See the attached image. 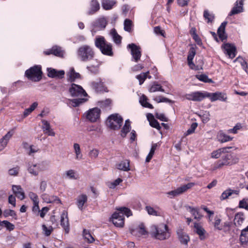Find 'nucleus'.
<instances>
[{
  "label": "nucleus",
  "mask_w": 248,
  "mask_h": 248,
  "mask_svg": "<svg viewBox=\"0 0 248 248\" xmlns=\"http://www.w3.org/2000/svg\"><path fill=\"white\" fill-rule=\"evenodd\" d=\"M38 103L37 102H34L32 104L31 107L29 108H26L23 113V117L24 118L28 116L32 111H33L35 108L37 107Z\"/></svg>",
  "instance_id": "de8ad7c7"
},
{
  "label": "nucleus",
  "mask_w": 248,
  "mask_h": 248,
  "mask_svg": "<svg viewBox=\"0 0 248 248\" xmlns=\"http://www.w3.org/2000/svg\"><path fill=\"white\" fill-rule=\"evenodd\" d=\"M42 198L47 203L56 202L59 203L61 202L58 197L55 196H49L46 194H44L42 195Z\"/></svg>",
  "instance_id": "c85d7f7f"
},
{
  "label": "nucleus",
  "mask_w": 248,
  "mask_h": 248,
  "mask_svg": "<svg viewBox=\"0 0 248 248\" xmlns=\"http://www.w3.org/2000/svg\"><path fill=\"white\" fill-rule=\"evenodd\" d=\"M123 118L119 114L115 113L110 115L106 121L107 126L110 129L118 130L123 124Z\"/></svg>",
  "instance_id": "20e7f679"
},
{
  "label": "nucleus",
  "mask_w": 248,
  "mask_h": 248,
  "mask_svg": "<svg viewBox=\"0 0 248 248\" xmlns=\"http://www.w3.org/2000/svg\"><path fill=\"white\" fill-rule=\"evenodd\" d=\"M95 45L97 47L99 48L103 54L112 56V46L110 44L106 42L104 37L102 36L96 37Z\"/></svg>",
  "instance_id": "7ed1b4c3"
},
{
  "label": "nucleus",
  "mask_w": 248,
  "mask_h": 248,
  "mask_svg": "<svg viewBox=\"0 0 248 248\" xmlns=\"http://www.w3.org/2000/svg\"><path fill=\"white\" fill-rule=\"evenodd\" d=\"M232 155L230 154H226L222 156L221 159L215 162L211 167L210 170L212 171L221 169L225 166H230L233 164L231 161Z\"/></svg>",
  "instance_id": "39448f33"
},
{
  "label": "nucleus",
  "mask_w": 248,
  "mask_h": 248,
  "mask_svg": "<svg viewBox=\"0 0 248 248\" xmlns=\"http://www.w3.org/2000/svg\"><path fill=\"white\" fill-rule=\"evenodd\" d=\"M239 190H232L231 189H228L225 190L221 194L220 199L221 200H224L228 198L230 196L233 194L237 195L239 194Z\"/></svg>",
  "instance_id": "bb28decb"
},
{
  "label": "nucleus",
  "mask_w": 248,
  "mask_h": 248,
  "mask_svg": "<svg viewBox=\"0 0 248 248\" xmlns=\"http://www.w3.org/2000/svg\"><path fill=\"white\" fill-rule=\"evenodd\" d=\"M42 123L43 124L42 129L45 134H47L50 136H54L55 133L53 131V129L51 128L49 123L45 120H42Z\"/></svg>",
  "instance_id": "aec40b11"
},
{
  "label": "nucleus",
  "mask_w": 248,
  "mask_h": 248,
  "mask_svg": "<svg viewBox=\"0 0 248 248\" xmlns=\"http://www.w3.org/2000/svg\"><path fill=\"white\" fill-rule=\"evenodd\" d=\"M47 169V163L42 161L36 164L29 163L28 165V171L31 175L36 176L38 175L40 171H44Z\"/></svg>",
  "instance_id": "0eeeda50"
},
{
  "label": "nucleus",
  "mask_w": 248,
  "mask_h": 248,
  "mask_svg": "<svg viewBox=\"0 0 248 248\" xmlns=\"http://www.w3.org/2000/svg\"><path fill=\"white\" fill-rule=\"evenodd\" d=\"M151 233L156 239L159 240L166 239L170 236L168 226L164 224L158 226L152 225L151 227Z\"/></svg>",
  "instance_id": "f03ea898"
},
{
  "label": "nucleus",
  "mask_w": 248,
  "mask_h": 248,
  "mask_svg": "<svg viewBox=\"0 0 248 248\" xmlns=\"http://www.w3.org/2000/svg\"><path fill=\"white\" fill-rule=\"evenodd\" d=\"M117 168L119 170L125 171L129 170V161L128 160L122 161L117 165Z\"/></svg>",
  "instance_id": "f704fd0d"
},
{
  "label": "nucleus",
  "mask_w": 248,
  "mask_h": 248,
  "mask_svg": "<svg viewBox=\"0 0 248 248\" xmlns=\"http://www.w3.org/2000/svg\"><path fill=\"white\" fill-rule=\"evenodd\" d=\"M227 24V22L226 21L222 22L217 30V34L221 41H223L226 39V36L225 33V29Z\"/></svg>",
  "instance_id": "cd10ccee"
},
{
  "label": "nucleus",
  "mask_w": 248,
  "mask_h": 248,
  "mask_svg": "<svg viewBox=\"0 0 248 248\" xmlns=\"http://www.w3.org/2000/svg\"><path fill=\"white\" fill-rule=\"evenodd\" d=\"M203 16L208 23L212 22L214 21L215 16L212 13H210L208 10H204Z\"/></svg>",
  "instance_id": "a18cd8bd"
},
{
  "label": "nucleus",
  "mask_w": 248,
  "mask_h": 248,
  "mask_svg": "<svg viewBox=\"0 0 248 248\" xmlns=\"http://www.w3.org/2000/svg\"><path fill=\"white\" fill-rule=\"evenodd\" d=\"M243 1L242 0H237L231 11L229 14L230 16L239 14L243 11Z\"/></svg>",
  "instance_id": "f3484780"
},
{
  "label": "nucleus",
  "mask_w": 248,
  "mask_h": 248,
  "mask_svg": "<svg viewBox=\"0 0 248 248\" xmlns=\"http://www.w3.org/2000/svg\"><path fill=\"white\" fill-rule=\"evenodd\" d=\"M65 174L67 178L71 179H74L76 180L78 178V175L76 174L75 170H70L66 171Z\"/></svg>",
  "instance_id": "864d4df0"
},
{
  "label": "nucleus",
  "mask_w": 248,
  "mask_h": 248,
  "mask_svg": "<svg viewBox=\"0 0 248 248\" xmlns=\"http://www.w3.org/2000/svg\"><path fill=\"white\" fill-rule=\"evenodd\" d=\"M194 232L198 234L201 240L205 239V231L200 224L196 222L194 223Z\"/></svg>",
  "instance_id": "412c9836"
},
{
  "label": "nucleus",
  "mask_w": 248,
  "mask_h": 248,
  "mask_svg": "<svg viewBox=\"0 0 248 248\" xmlns=\"http://www.w3.org/2000/svg\"><path fill=\"white\" fill-rule=\"evenodd\" d=\"M61 225L66 233H68L70 231L69 223L67 212L64 211L61 216Z\"/></svg>",
  "instance_id": "4468645a"
},
{
  "label": "nucleus",
  "mask_w": 248,
  "mask_h": 248,
  "mask_svg": "<svg viewBox=\"0 0 248 248\" xmlns=\"http://www.w3.org/2000/svg\"><path fill=\"white\" fill-rule=\"evenodd\" d=\"M196 55V49L195 47H190L187 56V61H193Z\"/></svg>",
  "instance_id": "13d9d810"
},
{
  "label": "nucleus",
  "mask_w": 248,
  "mask_h": 248,
  "mask_svg": "<svg viewBox=\"0 0 248 248\" xmlns=\"http://www.w3.org/2000/svg\"><path fill=\"white\" fill-rule=\"evenodd\" d=\"M152 118L150 121V125L154 128H156L157 129H160L161 128L159 123L156 120L153 115H151Z\"/></svg>",
  "instance_id": "052dcab7"
},
{
  "label": "nucleus",
  "mask_w": 248,
  "mask_h": 248,
  "mask_svg": "<svg viewBox=\"0 0 248 248\" xmlns=\"http://www.w3.org/2000/svg\"><path fill=\"white\" fill-rule=\"evenodd\" d=\"M111 104V100L107 99L105 101H100L97 102V105L102 108H105L110 105Z\"/></svg>",
  "instance_id": "bf43d9fd"
},
{
  "label": "nucleus",
  "mask_w": 248,
  "mask_h": 248,
  "mask_svg": "<svg viewBox=\"0 0 248 248\" xmlns=\"http://www.w3.org/2000/svg\"><path fill=\"white\" fill-rule=\"evenodd\" d=\"M94 89L97 93L108 92L107 88L104 86L103 83L100 80L97 79L96 81L94 82Z\"/></svg>",
  "instance_id": "a878e982"
},
{
  "label": "nucleus",
  "mask_w": 248,
  "mask_h": 248,
  "mask_svg": "<svg viewBox=\"0 0 248 248\" xmlns=\"http://www.w3.org/2000/svg\"><path fill=\"white\" fill-rule=\"evenodd\" d=\"M218 141L223 143L227 141H229L232 140V138L228 136L222 131H220L217 136Z\"/></svg>",
  "instance_id": "2f4dec72"
},
{
  "label": "nucleus",
  "mask_w": 248,
  "mask_h": 248,
  "mask_svg": "<svg viewBox=\"0 0 248 248\" xmlns=\"http://www.w3.org/2000/svg\"><path fill=\"white\" fill-rule=\"evenodd\" d=\"M47 76L51 78H62L63 77L65 73L63 70L58 71L52 68H47Z\"/></svg>",
  "instance_id": "2eb2a0df"
},
{
  "label": "nucleus",
  "mask_w": 248,
  "mask_h": 248,
  "mask_svg": "<svg viewBox=\"0 0 248 248\" xmlns=\"http://www.w3.org/2000/svg\"><path fill=\"white\" fill-rule=\"evenodd\" d=\"M68 80L71 82L74 81L77 79L80 78V75L75 72L74 68H71L69 72L67 73Z\"/></svg>",
  "instance_id": "c756f323"
},
{
  "label": "nucleus",
  "mask_w": 248,
  "mask_h": 248,
  "mask_svg": "<svg viewBox=\"0 0 248 248\" xmlns=\"http://www.w3.org/2000/svg\"><path fill=\"white\" fill-rule=\"evenodd\" d=\"M87 201V196L85 194H81L79 195L76 199V204L79 209L82 210L84 204Z\"/></svg>",
  "instance_id": "b1692460"
},
{
  "label": "nucleus",
  "mask_w": 248,
  "mask_h": 248,
  "mask_svg": "<svg viewBox=\"0 0 248 248\" xmlns=\"http://www.w3.org/2000/svg\"><path fill=\"white\" fill-rule=\"evenodd\" d=\"M69 93L72 97H85L87 93L83 88L80 85L72 83L68 89Z\"/></svg>",
  "instance_id": "6e6552de"
},
{
  "label": "nucleus",
  "mask_w": 248,
  "mask_h": 248,
  "mask_svg": "<svg viewBox=\"0 0 248 248\" xmlns=\"http://www.w3.org/2000/svg\"><path fill=\"white\" fill-rule=\"evenodd\" d=\"M73 150L75 155V159L78 161L82 160L83 158V155L81 152L79 144L77 143H74Z\"/></svg>",
  "instance_id": "4be33fe9"
},
{
  "label": "nucleus",
  "mask_w": 248,
  "mask_h": 248,
  "mask_svg": "<svg viewBox=\"0 0 248 248\" xmlns=\"http://www.w3.org/2000/svg\"><path fill=\"white\" fill-rule=\"evenodd\" d=\"M242 128V124L240 123L237 124L232 128L228 130V133L236 134L238 130Z\"/></svg>",
  "instance_id": "4d7b16f0"
},
{
  "label": "nucleus",
  "mask_w": 248,
  "mask_h": 248,
  "mask_svg": "<svg viewBox=\"0 0 248 248\" xmlns=\"http://www.w3.org/2000/svg\"><path fill=\"white\" fill-rule=\"evenodd\" d=\"M157 91H160L164 92V90L162 89V86L158 84L154 83L149 89V92L151 93H154Z\"/></svg>",
  "instance_id": "09e8293b"
},
{
  "label": "nucleus",
  "mask_w": 248,
  "mask_h": 248,
  "mask_svg": "<svg viewBox=\"0 0 248 248\" xmlns=\"http://www.w3.org/2000/svg\"><path fill=\"white\" fill-rule=\"evenodd\" d=\"M195 184L194 183H189L186 185H184L177 189L168 192L167 194L168 195L171 196L170 198H173L175 196L179 195L186 191L188 189H190L192 187L194 186Z\"/></svg>",
  "instance_id": "9d476101"
},
{
  "label": "nucleus",
  "mask_w": 248,
  "mask_h": 248,
  "mask_svg": "<svg viewBox=\"0 0 248 248\" xmlns=\"http://www.w3.org/2000/svg\"><path fill=\"white\" fill-rule=\"evenodd\" d=\"M130 128V122L129 120H127L125 121L124 125L121 130L122 137H125L127 133L129 132Z\"/></svg>",
  "instance_id": "e433bc0d"
},
{
  "label": "nucleus",
  "mask_w": 248,
  "mask_h": 248,
  "mask_svg": "<svg viewBox=\"0 0 248 248\" xmlns=\"http://www.w3.org/2000/svg\"><path fill=\"white\" fill-rule=\"evenodd\" d=\"M12 190L13 192L18 199L21 200L24 199V193L20 186L13 185L12 186Z\"/></svg>",
  "instance_id": "393cba45"
},
{
  "label": "nucleus",
  "mask_w": 248,
  "mask_h": 248,
  "mask_svg": "<svg viewBox=\"0 0 248 248\" xmlns=\"http://www.w3.org/2000/svg\"><path fill=\"white\" fill-rule=\"evenodd\" d=\"M102 6L106 10L111 9L116 4V1L114 0H102Z\"/></svg>",
  "instance_id": "473e14b6"
},
{
  "label": "nucleus",
  "mask_w": 248,
  "mask_h": 248,
  "mask_svg": "<svg viewBox=\"0 0 248 248\" xmlns=\"http://www.w3.org/2000/svg\"><path fill=\"white\" fill-rule=\"evenodd\" d=\"M123 181L121 178H117L113 182L109 183L108 186L110 188H114Z\"/></svg>",
  "instance_id": "0e129e2a"
},
{
  "label": "nucleus",
  "mask_w": 248,
  "mask_h": 248,
  "mask_svg": "<svg viewBox=\"0 0 248 248\" xmlns=\"http://www.w3.org/2000/svg\"><path fill=\"white\" fill-rule=\"evenodd\" d=\"M177 234L178 235L179 240L181 244L185 245H187L188 242L190 241L189 236L182 230H178L177 231Z\"/></svg>",
  "instance_id": "a211bd4d"
},
{
  "label": "nucleus",
  "mask_w": 248,
  "mask_h": 248,
  "mask_svg": "<svg viewBox=\"0 0 248 248\" xmlns=\"http://www.w3.org/2000/svg\"><path fill=\"white\" fill-rule=\"evenodd\" d=\"M42 230L44 234L46 236H49L50 235L51 233L53 231V228L51 226H49V227H47L45 225H42Z\"/></svg>",
  "instance_id": "680f3d73"
},
{
  "label": "nucleus",
  "mask_w": 248,
  "mask_h": 248,
  "mask_svg": "<svg viewBox=\"0 0 248 248\" xmlns=\"http://www.w3.org/2000/svg\"><path fill=\"white\" fill-rule=\"evenodd\" d=\"M225 148H220L212 152L211 157L212 158L217 159L220 157L225 150Z\"/></svg>",
  "instance_id": "49530a36"
},
{
  "label": "nucleus",
  "mask_w": 248,
  "mask_h": 248,
  "mask_svg": "<svg viewBox=\"0 0 248 248\" xmlns=\"http://www.w3.org/2000/svg\"><path fill=\"white\" fill-rule=\"evenodd\" d=\"M92 49L88 46H84L79 48L78 50V55L81 58L82 61H87L91 59L92 55L91 54Z\"/></svg>",
  "instance_id": "9b49d317"
},
{
  "label": "nucleus",
  "mask_w": 248,
  "mask_h": 248,
  "mask_svg": "<svg viewBox=\"0 0 248 248\" xmlns=\"http://www.w3.org/2000/svg\"><path fill=\"white\" fill-rule=\"evenodd\" d=\"M87 100V99L84 98H81L78 99H68V102H67V104L69 107H77L79 106L82 103L86 102Z\"/></svg>",
  "instance_id": "5701e85b"
},
{
  "label": "nucleus",
  "mask_w": 248,
  "mask_h": 248,
  "mask_svg": "<svg viewBox=\"0 0 248 248\" xmlns=\"http://www.w3.org/2000/svg\"><path fill=\"white\" fill-rule=\"evenodd\" d=\"M133 26L132 22L129 19H126L124 21V30L127 32H131Z\"/></svg>",
  "instance_id": "3c124183"
},
{
  "label": "nucleus",
  "mask_w": 248,
  "mask_h": 248,
  "mask_svg": "<svg viewBox=\"0 0 248 248\" xmlns=\"http://www.w3.org/2000/svg\"><path fill=\"white\" fill-rule=\"evenodd\" d=\"M149 73V72L148 71L146 73H141L136 76V78L139 80L140 85H141L144 82L146 78H151V76L148 75Z\"/></svg>",
  "instance_id": "ea45409f"
},
{
  "label": "nucleus",
  "mask_w": 248,
  "mask_h": 248,
  "mask_svg": "<svg viewBox=\"0 0 248 248\" xmlns=\"http://www.w3.org/2000/svg\"><path fill=\"white\" fill-rule=\"evenodd\" d=\"M84 116L86 118L87 121L92 122L93 118V108H90L84 114Z\"/></svg>",
  "instance_id": "6e6d98bb"
},
{
  "label": "nucleus",
  "mask_w": 248,
  "mask_h": 248,
  "mask_svg": "<svg viewBox=\"0 0 248 248\" xmlns=\"http://www.w3.org/2000/svg\"><path fill=\"white\" fill-rule=\"evenodd\" d=\"M190 212L191 214L194 216V218L198 220H200L202 216L200 214L199 210L196 208L190 207Z\"/></svg>",
  "instance_id": "8fccbe9b"
},
{
  "label": "nucleus",
  "mask_w": 248,
  "mask_h": 248,
  "mask_svg": "<svg viewBox=\"0 0 248 248\" xmlns=\"http://www.w3.org/2000/svg\"><path fill=\"white\" fill-rule=\"evenodd\" d=\"M131 233L133 235H138L139 236L147 234V232L146 231L144 226L143 224H140L138 228L136 230H134L131 231Z\"/></svg>",
  "instance_id": "7c9ffc66"
},
{
  "label": "nucleus",
  "mask_w": 248,
  "mask_h": 248,
  "mask_svg": "<svg viewBox=\"0 0 248 248\" xmlns=\"http://www.w3.org/2000/svg\"><path fill=\"white\" fill-rule=\"evenodd\" d=\"M145 210L147 212L148 214L150 215L154 216H160V213L156 208H154L151 206H146L145 207Z\"/></svg>",
  "instance_id": "79ce46f5"
},
{
  "label": "nucleus",
  "mask_w": 248,
  "mask_h": 248,
  "mask_svg": "<svg viewBox=\"0 0 248 248\" xmlns=\"http://www.w3.org/2000/svg\"><path fill=\"white\" fill-rule=\"evenodd\" d=\"M198 126V124L196 123H193L191 124L190 128L186 131V135H188L192 134L195 131L196 128Z\"/></svg>",
  "instance_id": "338daca9"
},
{
  "label": "nucleus",
  "mask_w": 248,
  "mask_h": 248,
  "mask_svg": "<svg viewBox=\"0 0 248 248\" xmlns=\"http://www.w3.org/2000/svg\"><path fill=\"white\" fill-rule=\"evenodd\" d=\"M127 47L131 50V54L132 56L133 60L135 62H138L141 55L140 47L134 44H130L127 46Z\"/></svg>",
  "instance_id": "f8f14e48"
},
{
  "label": "nucleus",
  "mask_w": 248,
  "mask_h": 248,
  "mask_svg": "<svg viewBox=\"0 0 248 248\" xmlns=\"http://www.w3.org/2000/svg\"><path fill=\"white\" fill-rule=\"evenodd\" d=\"M107 22L106 19L104 17H101L98 18L95 22V27L98 28V29H104L106 25Z\"/></svg>",
  "instance_id": "58836bf2"
},
{
  "label": "nucleus",
  "mask_w": 248,
  "mask_h": 248,
  "mask_svg": "<svg viewBox=\"0 0 248 248\" xmlns=\"http://www.w3.org/2000/svg\"><path fill=\"white\" fill-rule=\"evenodd\" d=\"M13 134V132L9 131L4 136L0 139V151H1L5 148Z\"/></svg>",
  "instance_id": "6ab92c4d"
},
{
  "label": "nucleus",
  "mask_w": 248,
  "mask_h": 248,
  "mask_svg": "<svg viewBox=\"0 0 248 248\" xmlns=\"http://www.w3.org/2000/svg\"><path fill=\"white\" fill-rule=\"evenodd\" d=\"M42 71L40 66H34L25 72V76L27 78L33 81H39L42 78Z\"/></svg>",
  "instance_id": "423d86ee"
},
{
  "label": "nucleus",
  "mask_w": 248,
  "mask_h": 248,
  "mask_svg": "<svg viewBox=\"0 0 248 248\" xmlns=\"http://www.w3.org/2000/svg\"><path fill=\"white\" fill-rule=\"evenodd\" d=\"M83 236L85 240L88 243H91L93 242V236L90 232L86 229L83 231Z\"/></svg>",
  "instance_id": "37998d69"
},
{
  "label": "nucleus",
  "mask_w": 248,
  "mask_h": 248,
  "mask_svg": "<svg viewBox=\"0 0 248 248\" xmlns=\"http://www.w3.org/2000/svg\"><path fill=\"white\" fill-rule=\"evenodd\" d=\"M224 52L228 55L231 59H233L236 55V48L233 45L230 44H225L224 46Z\"/></svg>",
  "instance_id": "dca6fc26"
},
{
  "label": "nucleus",
  "mask_w": 248,
  "mask_h": 248,
  "mask_svg": "<svg viewBox=\"0 0 248 248\" xmlns=\"http://www.w3.org/2000/svg\"><path fill=\"white\" fill-rule=\"evenodd\" d=\"M244 214L241 213L237 214L234 218V223L236 226H240L244 221Z\"/></svg>",
  "instance_id": "c9c22d12"
},
{
  "label": "nucleus",
  "mask_w": 248,
  "mask_h": 248,
  "mask_svg": "<svg viewBox=\"0 0 248 248\" xmlns=\"http://www.w3.org/2000/svg\"><path fill=\"white\" fill-rule=\"evenodd\" d=\"M207 98H209L211 102H214L217 100L225 102L227 99L226 94L221 92H216L214 93L207 92Z\"/></svg>",
  "instance_id": "ddd939ff"
},
{
  "label": "nucleus",
  "mask_w": 248,
  "mask_h": 248,
  "mask_svg": "<svg viewBox=\"0 0 248 248\" xmlns=\"http://www.w3.org/2000/svg\"><path fill=\"white\" fill-rule=\"evenodd\" d=\"M140 102L144 107L148 108H153L152 105L150 104L147 102V98L144 95H142V96L140 98Z\"/></svg>",
  "instance_id": "c03bdc74"
},
{
  "label": "nucleus",
  "mask_w": 248,
  "mask_h": 248,
  "mask_svg": "<svg viewBox=\"0 0 248 248\" xmlns=\"http://www.w3.org/2000/svg\"><path fill=\"white\" fill-rule=\"evenodd\" d=\"M160 144L159 142L156 143H153L152 144L150 151L146 158L145 161L146 162H149L150 161L155 154V152L157 147L160 146Z\"/></svg>",
  "instance_id": "72a5a7b5"
},
{
  "label": "nucleus",
  "mask_w": 248,
  "mask_h": 248,
  "mask_svg": "<svg viewBox=\"0 0 248 248\" xmlns=\"http://www.w3.org/2000/svg\"><path fill=\"white\" fill-rule=\"evenodd\" d=\"M132 215V212L129 209L122 207L112 214L110 219L116 227H122L124 225V216L129 217Z\"/></svg>",
  "instance_id": "f257e3e1"
},
{
  "label": "nucleus",
  "mask_w": 248,
  "mask_h": 248,
  "mask_svg": "<svg viewBox=\"0 0 248 248\" xmlns=\"http://www.w3.org/2000/svg\"><path fill=\"white\" fill-rule=\"evenodd\" d=\"M94 122L96 121H99L100 116L101 114L100 109L97 108H94Z\"/></svg>",
  "instance_id": "69168bd1"
},
{
  "label": "nucleus",
  "mask_w": 248,
  "mask_h": 248,
  "mask_svg": "<svg viewBox=\"0 0 248 248\" xmlns=\"http://www.w3.org/2000/svg\"><path fill=\"white\" fill-rule=\"evenodd\" d=\"M38 151V148L33 145H31L29 150L27 151V153L29 155H33L34 153L37 152Z\"/></svg>",
  "instance_id": "774afa93"
},
{
  "label": "nucleus",
  "mask_w": 248,
  "mask_h": 248,
  "mask_svg": "<svg viewBox=\"0 0 248 248\" xmlns=\"http://www.w3.org/2000/svg\"><path fill=\"white\" fill-rule=\"evenodd\" d=\"M248 199H243L241 200L239 203V207L244 208L248 211Z\"/></svg>",
  "instance_id": "e2e57ef3"
},
{
  "label": "nucleus",
  "mask_w": 248,
  "mask_h": 248,
  "mask_svg": "<svg viewBox=\"0 0 248 248\" xmlns=\"http://www.w3.org/2000/svg\"><path fill=\"white\" fill-rule=\"evenodd\" d=\"M207 92H194L185 94L186 99L193 101H201L205 98H207Z\"/></svg>",
  "instance_id": "1a4fd4ad"
},
{
  "label": "nucleus",
  "mask_w": 248,
  "mask_h": 248,
  "mask_svg": "<svg viewBox=\"0 0 248 248\" xmlns=\"http://www.w3.org/2000/svg\"><path fill=\"white\" fill-rule=\"evenodd\" d=\"M110 34L113 38L114 42L117 44H120L121 43L122 37L119 35L115 29H113L110 31Z\"/></svg>",
  "instance_id": "4c0bfd02"
},
{
  "label": "nucleus",
  "mask_w": 248,
  "mask_h": 248,
  "mask_svg": "<svg viewBox=\"0 0 248 248\" xmlns=\"http://www.w3.org/2000/svg\"><path fill=\"white\" fill-rule=\"evenodd\" d=\"M52 48L53 54L57 56L62 57L63 52L61 47L55 46L53 47Z\"/></svg>",
  "instance_id": "5fc2aeb1"
},
{
  "label": "nucleus",
  "mask_w": 248,
  "mask_h": 248,
  "mask_svg": "<svg viewBox=\"0 0 248 248\" xmlns=\"http://www.w3.org/2000/svg\"><path fill=\"white\" fill-rule=\"evenodd\" d=\"M240 239L242 243L248 242V226L242 230Z\"/></svg>",
  "instance_id": "a19ab883"
},
{
  "label": "nucleus",
  "mask_w": 248,
  "mask_h": 248,
  "mask_svg": "<svg viewBox=\"0 0 248 248\" xmlns=\"http://www.w3.org/2000/svg\"><path fill=\"white\" fill-rule=\"evenodd\" d=\"M196 78L199 80L204 82L211 83L213 82V81L211 79L209 78L208 76L204 74L197 75Z\"/></svg>",
  "instance_id": "603ef678"
}]
</instances>
